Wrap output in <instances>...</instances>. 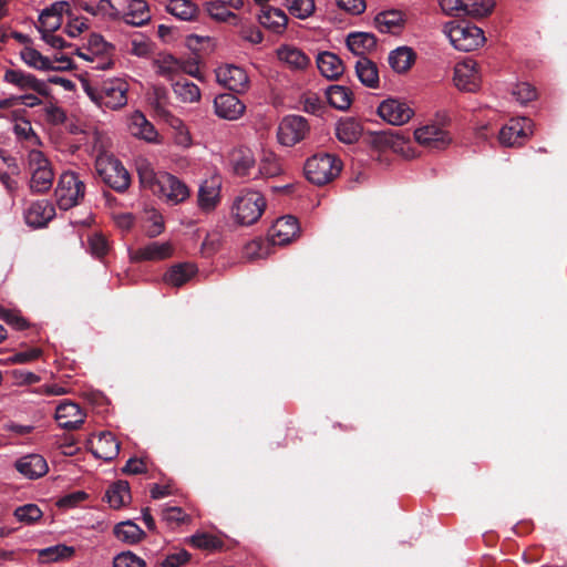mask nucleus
<instances>
[{
  "instance_id": "nucleus-8",
  "label": "nucleus",
  "mask_w": 567,
  "mask_h": 567,
  "mask_svg": "<svg viewBox=\"0 0 567 567\" xmlns=\"http://www.w3.org/2000/svg\"><path fill=\"white\" fill-rule=\"evenodd\" d=\"M31 165L35 166L30 181V188L33 193H44L52 186L54 174L50 162L41 152L31 154Z\"/></svg>"
},
{
  "instance_id": "nucleus-56",
  "label": "nucleus",
  "mask_w": 567,
  "mask_h": 567,
  "mask_svg": "<svg viewBox=\"0 0 567 567\" xmlns=\"http://www.w3.org/2000/svg\"><path fill=\"white\" fill-rule=\"evenodd\" d=\"M513 95L518 102L526 104L537 97V91L532 84L523 82L515 86Z\"/></svg>"
},
{
  "instance_id": "nucleus-32",
  "label": "nucleus",
  "mask_w": 567,
  "mask_h": 567,
  "mask_svg": "<svg viewBox=\"0 0 567 567\" xmlns=\"http://www.w3.org/2000/svg\"><path fill=\"white\" fill-rule=\"evenodd\" d=\"M355 73L360 82L368 87H378L379 70L377 64L367 56L360 58L355 63Z\"/></svg>"
},
{
  "instance_id": "nucleus-3",
  "label": "nucleus",
  "mask_w": 567,
  "mask_h": 567,
  "mask_svg": "<svg viewBox=\"0 0 567 567\" xmlns=\"http://www.w3.org/2000/svg\"><path fill=\"white\" fill-rule=\"evenodd\" d=\"M446 33L455 49L464 52L476 50L485 42L478 27L466 21H451L446 24Z\"/></svg>"
},
{
  "instance_id": "nucleus-50",
  "label": "nucleus",
  "mask_w": 567,
  "mask_h": 567,
  "mask_svg": "<svg viewBox=\"0 0 567 567\" xmlns=\"http://www.w3.org/2000/svg\"><path fill=\"white\" fill-rule=\"evenodd\" d=\"M114 47L106 42L101 34L92 33L87 41V51H90L95 59L100 55L109 54Z\"/></svg>"
},
{
  "instance_id": "nucleus-54",
  "label": "nucleus",
  "mask_w": 567,
  "mask_h": 567,
  "mask_svg": "<svg viewBox=\"0 0 567 567\" xmlns=\"http://www.w3.org/2000/svg\"><path fill=\"white\" fill-rule=\"evenodd\" d=\"M315 10L313 0H291L289 11L299 19L308 18Z\"/></svg>"
},
{
  "instance_id": "nucleus-25",
  "label": "nucleus",
  "mask_w": 567,
  "mask_h": 567,
  "mask_svg": "<svg viewBox=\"0 0 567 567\" xmlns=\"http://www.w3.org/2000/svg\"><path fill=\"white\" fill-rule=\"evenodd\" d=\"M346 43L354 55L362 58L377 48V38L369 32H352L347 37Z\"/></svg>"
},
{
  "instance_id": "nucleus-52",
  "label": "nucleus",
  "mask_w": 567,
  "mask_h": 567,
  "mask_svg": "<svg viewBox=\"0 0 567 567\" xmlns=\"http://www.w3.org/2000/svg\"><path fill=\"white\" fill-rule=\"evenodd\" d=\"M74 548L66 546V545H56L52 547H48L45 549H42L40 553V556L45 558L47 560H61L66 559L73 556Z\"/></svg>"
},
{
  "instance_id": "nucleus-61",
  "label": "nucleus",
  "mask_w": 567,
  "mask_h": 567,
  "mask_svg": "<svg viewBox=\"0 0 567 567\" xmlns=\"http://www.w3.org/2000/svg\"><path fill=\"white\" fill-rule=\"evenodd\" d=\"M190 559V554L182 549L178 553L168 555L159 565L162 567H181Z\"/></svg>"
},
{
  "instance_id": "nucleus-4",
  "label": "nucleus",
  "mask_w": 567,
  "mask_h": 567,
  "mask_svg": "<svg viewBox=\"0 0 567 567\" xmlns=\"http://www.w3.org/2000/svg\"><path fill=\"white\" fill-rule=\"evenodd\" d=\"M95 169L102 181L117 193L125 192L131 184V176L123 164L113 156H99Z\"/></svg>"
},
{
  "instance_id": "nucleus-34",
  "label": "nucleus",
  "mask_w": 567,
  "mask_h": 567,
  "mask_svg": "<svg viewBox=\"0 0 567 567\" xmlns=\"http://www.w3.org/2000/svg\"><path fill=\"white\" fill-rule=\"evenodd\" d=\"M197 269L193 264L182 262L172 266L164 275V281L174 287H181L187 282Z\"/></svg>"
},
{
  "instance_id": "nucleus-24",
  "label": "nucleus",
  "mask_w": 567,
  "mask_h": 567,
  "mask_svg": "<svg viewBox=\"0 0 567 567\" xmlns=\"http://www.w3.org/2000/svg\"><path fill=\"white\" fill-rule=\"evenodd\" d=\"M95 457L112 461L120 453V442L111 432H102L92 447Z\"/></svg>"
},
{
  "instance_id": "nucleus-29",
  "label": "nucleus",
  "mask_w": 567,
  "mask_h": 567,
  "mask_svg": "<svg viewBox=\"0 0 567 567\" xmlns=\"http://www.w3.org/2000/svg\"><path fill=\"white\" fill-rule=\"evenodd\" d=\"M123 21L133 27H143L151 21L150 7L145 0H132Z\"/></svg>"
},
{
  "instance_id": "nucleus-53",
  "label": "nucleus",
  "mask_w": 567,
  "mask_h": 567,
  "mask_svg": "<svg viewBox=\"0 0 567 567\" xmlns=\"http://www.w3.org/2000/svg\"><path fill=\"white\" fill-rule=\"evenodd\" d=\"M113 567H146V563L131 550H126L114 557Z\"/></svg>"
},
{
  "instance_id": "nucleus-40",
  "label": "nucleus",
  "mask_w": 567,
  "mask_h": 567,
  "mask_svg": "<svg viewBox=\"0 0 567 567\" xmlns=\"http://www.w3.org/2000/svg\"><path fill=\"white\" fill-rule=\"evenodd\" d=\"M277 54L280 61L297 70L306 69L310 62L301 50L288 45L278 49Z\"/></svg>"
},
{
  "instance_id": "nucleus-49",
  "label": "nucleus",
  "mask_w": 567,
  "mask_h": 567,
  "mask_svg": "<svg viewBox=\"0 0 567 567\" xmlns=\"http://www.w3.org/2000/svg\"><path fill=\"white\" fill-rule=\"evenodd\" d=\"M13 515L19 522L30 525L38 522L43 513L35 504H25L17 507Z\"/></svg>"
},
{
  "instance_id": "nucleus-60",
  "label": "nucleus",
  "mask_w": 567,
  "mask_h": 567,
  "mask_svg": "<svg viewBox=\"0 0 567 567\" xmlns=\"http://www.w3.org/2000/svg\"><path fill=\"white\" fill-rule=\"evenodd\" d=\"M302 103L303 110L310 114L319 115L324 109L321 99L316 93L306 94L302 100Z\"/></svg>"
},
{
  "instance_id": "nucleus-36",
  "label": "nucleus",
  "mask_w": 567,
  "mask_h": 567,
  "mask_svg": "<svg viewBox=\"0 0 567 567\" xmlns=\"http://www.w3.org/2000/svg\"><path fill=\"white\" fill-rule=\"evenodd\" d=\"M326 95L329 104L340 111L348 110L353 101L352 91L342 85H330L326 91Z\"/></svg>"
},
{
  "instance_id": "nucleus-22",
  "label": "nucleus",
  "mask_w": 567,
  "mask_h": 567,
  "mask_svg": "<svg viewBox=\"0 0 567 567\" xmlns=\"http://www.w3.org/2000/svg\"><path fill=\"white\" fill-rule=\"evenodd\" d=\"M317 65L320 73L328 80H338L346 70L343 61L336 53L329 51L318 54Z\"/></svg>"
},
{
  "instance_id": "nucleus-42",
  "label": "nucleus",
  "mask_w": 567,
  "mask_h": 567,
  "mask_svg": "<svg viewBox=\"0 0 567 567\" xmlns=\"http://www.w3.org/2000/svg\"><path fill=\"white\" fill-rule=\"evenodd\" d=\"M173 91L176 96L185 103H193L200 99L199 87L188 81L186 78H181L173 83Z\"/></svg>"
},
{
  "instance_id": "nucleus-21",
  "label": "nucleus",
  "mask_w": 567,
  "mask_h": 567,
  "mask_svg": "<svg viewBox=\"0 0 567 567\" xmlns=\"http://www.w3.org/2000/svg\"><path fill=\"white\" fill-rule=\"evenodd\" d=\"M299 230L298 220L293 216H284L276 220L270 230L274 245H285L292 240Z\"/></svg>"
},
{
  "instance_id": "nucleus-14",
  "label": "nucleus",
  "mask_w": 567,
  "mask_h": 567,
  "mask_svg": "<svg viewBox=\"0 0 567 567\" xmlns=\"http://www.w3.org/2000/svg\"><path fill=\"white\" fill-rule=\"evenodd\" d=\"M4 81L23 91L32 90L40 95H49V87L45 82L21 70L8 69L4 73Z\"/></svg>"
},
{
  "instance_id": "nucleus-28",
  "label": "nucleus",
  "mask_w": 567,
  "mask_h": 567,
  "mask_svg": "<svg viewBox=\"0 0 567 567\" xmlns=\"http://www.w3.org/2000/svg\"><path fill=\"white\" fill-rule=\"evenodd\" d=\"M233 171L238 176H248L250 169L255 167V157L250 148H235L229 156Z\"/></svg>"
},
{
  "instance_id": "nucleus-59",
  "label": "nucleus",
  "mask_w": 567,
  "mask_h": 567,
  "mask_svg": "<svg viewBox=\"0 0 567 567\" xmlns=\"http://www.w3.org/2000/svg\"><path fill=\"white\" fill-rule=\"evenodd\" d=\"M221 245V238L218 233L207 234L202 244V254L209 257L218 251Z\"/></svg>"
},
{
  "instance_id": "nucleus-44",
  "label": "nucleus",
  "mask_w": 567,
  "mask_h": 567,
  "mask_svg": "<svg viewBox=\"0 0 567 567\" xmlns=\"http://www.w3.org/2000/svg\"><path fill=\"white\" fill-rule=\"evenodd\" d=\"M219 197V188L215 183L205 182L198 190V205L204 210L216 207Z\"/></svg>"
},
{
  "instance_id": "nucleus-51",
  "label": "nucleus",
  "mask_w": 567,
  "mask_h": 567,
  "mask_svg": "<svg viewBox=\"0 0 567 567\" xmlns=\"http://www.w3.org/2000/svg\"><path fill=\"white\" fill-rule=\"evenodd\" d=\"M193 547L200 549H216L221 547L223 543L216 537L207 533L195 534L189 538Z\"/></svg>"
},
{
  "instance_id": "nucleus-35",
  "label": "nucleus",
  "mask_w": 567,
  "mask_h": 567,
  "mask_svg": "<svg viewBox=\"0 0 567 567\" xmlns=\"http://www.w3.org/2000/svg\"><path fill=\"white\" fill-rule=\"evenodd\" d=\"M361 133V124L352 117L340 120L337 124L336 135L338 140L342 143H355L360 138Z\"/></svg>"
},
{
  "instance_id": "nucleus-13",
  "label": "nucleus",
  "mask_w": 567,
  "mask_h": 567,
  "mask_svg": "<svg viewBox=\"0 0 567 567\" xmlns=\"http://www.w3.org/2000/svg\"><path fill=\"white\" fill-rule=\"evenodd\" d=\"M416 142L433 151L446 148L451 143L449 134L436 125H427L415 130Z\"/></svg>"
},
{
  "instance_id": "nucleus-20",
  "label": "nucleus",
  "mask_w": 567,
  "mask_h": 567,
  "mask_svg": "<svg viewBox=\"0 0 567 567\" xmlns=\"http://www.w3.org/2000/svg\"><path fill=\"white\" fill-rule=\"evenodd\" d=\"M54 216V206L48 200L32 203L24 214L25 223L33 228L45 227Z\"/></svg>"
},
{
  "instance_id": "nucleus-7",
  "label": "nucleus",
  "mask_w": 567,
  "mask_h": 567,
  "mask_svg": "<svg viewBox=\"0 0 567 567\" xmlns=\"http://www.w3.org/2000/svg\"><path fill=\"white\" fill-rule=\"evenodd\" d=\"M309 133L308 121L300 115H288L278 127V141L285 146H293Z\"/></svg>"
},
{
  "instance_id": "nucleus-15",
  "label": "nucleus",
  "mask_w": 567,
  "mask_h": 567,
  "mask_svg": "<svg viewBox=\"0 0 567 567\" xmlns=\"http://www.w3.org/2000/svg\"><path fill=\"white\" fill-rule=\"evenodd\" d=\"M217 81L230 91L240 93L248 87V75L246 71L236 65L220 66L216 71Z\"/></svg>"
},
{
  "instance_id": "nucleus-38",
  "label": "nucleus",
  "mask_w": 567,
  "mask_h": 567,
  "mask_svg": "<svg viewBox=\"0 0 567 567\" xmlns=\"http://www.w3.org/2000/svg\"><path fill=\"white\" fill-rule=\"evenodd\" d=\"M375 27L382 33H396L403 24V14L398 10L384 11L377 14Z\"/></svg>"
},
{
  "instance_id": "nucleus-39",
  "label": "nucleus",
  "mask_w": 567,
  "mask_h": 567,
  "mask_svg": "<svg viewBox=\"0 0 567 567\" xmlns=\"http://www.w3.org/2000/svg\"><path fill=\"white\" fill-rule=\"evenodd\" d=\"M131 131L134 136L143 138L147 142H154L157 137V132L154 125L148 122L145 115L141 112H135L133 114Z\"/></svg>"
},
{
  "instance_id": "nucleus-18",
  "label": "nucleus",
  "mask_w": 567,
  "mask_h": 567,
  "mask_svg": "<svg viewBox=\"0 0 567 567\" xmlns=\"http://www.w3.org/2000/svg\"><path fill=\"white\" fill-rule=\"evenodd\" d=\"M85 413L73 402H64L58 405L55 410V420L62 429L73 431L78 430L84 423Z\"/></svg>"
},
{
  "instance_id": "nucleus-31",
  "label": "nucleus",
  "mask_w": 567,
  "mask_h": 567,
  "mask_svg": "<svg viewBox=\"0 0 567 567\" xmlns=\"http://www.w3.org/2000/svg\"><path fill=\"white\" fill-rule=\"evenodd\" d=\"M113 534L118 540L128 545L137 544L146 536L145 532L133 520L116 524Z\"/></svg>"
},
{
  "instance_id": "nucleus-55",
  "label": "nucleus",
  "mask_w": 567,
  "mask_h": 567,
  "mask_svg": "<svg viewBox=\"0 0 567 567\" xmlns=\"http://www.w3.org/2000/svg\"><path fill=\"white\" fill-rule=\"evenodd\" d=\"M0 319L21 331L29 327L27 320L19 316L16 311L0 307Z\"/></svg>"
},
{
  "instance_id": "nucleus-46",
  "label": "nucleus",
  "mask_w": 567,
  "mask_h": 567,
  "mask_svg": "<svg viewBox=\"0 0 567 567\" xmlns=\"http://www.w3.org/2000/svg\"><path fill=\"white\" fill-rule=\"evenodd\" d=\"M205 10L209 17L218 22H228L237 25L239 22L238 16L230 11V9L212 1L205 3Z\"/></svg>"
},
{
  "instance_id": "nucleus-64",
  "label": "nucleus",
  "mask_w": 567,
  "mask_h": 567,
  "mask_svg": "<svg viewBox=\"0 0 567 567\" xmlns=\"http://www.w3.org/2000/svg\"><path fill=\"white\" fill-rule=\"evenodd\" d=\"M337 4L340 9L355 16L363 13L367 8L364 0H337Z\"/></svg>"
},
{
  "instance_id": "nucleus-45",
  "label": "nucleus",
  "mask_w": 567,
  "mask_h": 567,
  "mask_svg": "<svg viewBox=\"0 0 567 567\" xmlns=\"http://www.w3.org/2000/svg\"><path fill=\"white\" fill-rule=\"evenodd\" d=\"M21 59L27 63L29 66H32L37 70L42 71H49V70H55V68L52 65L50 60L42 55L38 50L33 48H24L21 51Z\"/></svg>"
},
{
  "instance_id": "nucleus-43",
  "label": "nucleus",
  "mask_w": 567,
  "mask_h": 567,
  "mask_svg": "<svg viewBox=\"0 0 567 567\" xmlns=\"http://www.w3.org/2000/svg\"><path fill=\"white\" fill-rule=\"evenodd\" d=\"M156 72L161 76L173 81L176 75L181 73V60L176 59L172 54H164L159 59L154 61Z\"/></svg>"
},
{
  "instance_id": "nucleus-33",
  "label": "nucleus",
  "mask_w": 567,
  "mask_h": 567,
  "mask_svg": "<svg viewBox=\"0 0 567 567\" xmlns=\"http://www.w3.org/2000/svg\"><path fill=\"white\" fill-rule=\"evenodd\" d=\"M104 498L110 504V506L115 509L126 505L131 501L128 482L120 480L111 484L105 493Z\"/></svg>"
},
{
  "instance_id": "nucleus-27",
  "label": "nucleus",
  "mask_w": 567,
  "mask_h": 567,
  "mask_svg": "<svg viewBox=\"0 0 567 567\" xmlns=\"http://www.w3.org/2000/svg\"><path fill=\"white\" fill-rule=\"evenodd\" d=\"M416 53L410 47H399L389 53L388 62L396 73H405L414 64Z\"/></svg>"
},
{
  "instance_id": "nucleus-48",
  "label": "nucleus",
  "mask_w": 567,
  "mask_h": 567,
  "mask_svg": "<svg viewBox=\"0 0 567 567\" xmlns=\"http://www.w3.org/2000/svg\"><path fill=\"white\" fill-rule=\"evenodd\" d=\"M63 13H65L69 18L73 17L70 3L64 0L55 1L41 11L39 16V22L44 23L48 18H62Z\"/></svg>"
},
{
  "instance_id": "nucleus-57",
  "label": "nucleus",
  "mask_w": 567,
  "mask_h": 567,
  "mask_svg": "<svg viewBox=\"0 0 567 567\" xmlns=\"http://www.w3.org/2000/svg\"><path fill=\"white\" fill-rule=\"evenodd\" d=\"M89 246L92 255L97 258H103L109 251V243L101 234H93L89 238Z\"/></svg>"
},
{
  "instance_id": "nucleus-37",
  "label": "nucleus",
  "mask_w": 567,
  "mask_h": 567,
  "mask_svg": "<svg viewBox=\"0 0 567 567\" xmlns=\"http://www.w3.org/2000/svg\"><path fill=\"white\" fill-rule=\"evenodd\" d=\"M136 171L141 185L156 194L161 187L159 182L163 173H155L151 163L146 159H141L136 163Z\"/></svg>"
},
{
  "instance_id": "nucleus-9",
  "label": "nucleus",
  "mask_w": 567,
  "mask_h": 567,
  "mask_svg": "<svg viewBox=\"0 0 567 567\" xmlns=\"http://www.w3.org/2000/svg\"><path fill=\"white\" fill-rule=\"evenodd\" d=\"M533 134V122L527 117L511 120L499 131L498 140L505 146H519Z\"/></svg>"
},
{
  "instance_id": "nucleus-11",
  "label": "nucleus",
  "mask_w": 567,
  "mask_h": 567,
  "mask_svg": "<svg viewBox=\"0 0 567 567\" xmlns=\"http://www.w3.org/2000/svg\"><path fill=\"white\" fill-rule=\"evenodd\" d=\"M126 92L127 84L120 79L104 82L101 86V105L112 110L124 106L127 102Z\"/></svg>"
},
{
  "instance_id": "nucleus-17",
  "label": "nucleus",
  "mask_w": 567,
  "mask_h": 567,
  "mask_svg": "<svg viewBox=\"0 0 567 567\" xmlns=\"http://www.w3.org/2000/svg\"><path fill=\"white\" fill-rule=\"evenodd\" d=\"M476 66L477 64L473 60L465 61L455 66L454 83L460 90L466 92L478 90L481 80Z\"/></svg>"
},
{
  "instance_id": "nucleus-41",
  "label": "nucleus",
  "mask_w": 567,
  "mask_h": 567,
  "mask_svg": "<svg viewBox=\"0 0 567 567\" xmlns=\"http://www.w3.org/2000/svg\"><path fill=\"white\" fill-rule=\"evenodd\" d=\"M166 11L179 20L190 21L196 18L198 9L190 0H171Z\"/></svg>"
},
{
  "instance_id": "nucleus-16",
  "label": "nucleus",
  "mask_w": 567,
  "mask_h": 567,
  "mask_svg": "<svg viewBox=\"0 0 567 567\" xmlns=\"http://www.w3.org/2000/svg\"><path fill=\"white\" fill-rule=\"evenodd\" d=\"M215 113L218 117L228 121L239 118L245 112V104L231 93L219 94L214 100Z\"/></svg>"
},
{
  "instance_id": "nucleus-30",
  "label": "nucleus",
  "mask_w": 567,
  "mask_h": 567,
  "mask_svg": "<svg viewBox=\"0 0 567 567\" xmlns=\"http://www.w3.org/2000/svg\"><path fill=\"white\" fill-rule=\"evenodd\" d=\"M173 247L169 243L153 241L137 249L134 255L136 260H163L171 257Z\"/></svg>"
},
{
  "instance_id": "nucleus-6",
  "label": "nucleus",
  "mask_w": 567,
  "mask_h": 567,
  "mask_svg": "<svg viewBox=\"0 0 567 567\" xmlns=\"http://www.w3.org/2000/svg\"><path fill=\"white\" fill-rule=\"evenodd\" d=\"M442 10L450 16H470L483 18L488 16L495 0H439Z\"/></svg>"
},
{
  "instance_id": "nucleus-10",
  "label": "nucleus",
  "mask_w": 567,
  "mask_h": 567,
  "mask_svg": "<svg viewBox=\"0 0 567 567\" xmlns=\"http://www.w3.org/2000/svg\"><path fill=\"white\" fill-rule=\"evenodd\" d=\"M378 114L392 125H403L414 114L413 110L404 102L396 99H386L378 106Z\"/></svg>"
},
{
  "instance_id": "nucleus-5",
  "label": "nucleus",
  "mask_w": 567,
  "mask_h": 567,
  "mask_svg": "<svg viewBox=\"0 0 567 567\" xmlns=\"http://www.w3.org/2000/svg\"><path fill=\"white\" fill-rule=\"evenodd\" d=\"M84 192L85 185L78 175L73 172H64L54 192L56 204L61 209L68 210L79 204L84 197Z\"/></svg>"
},
{
  "instance_id": "nucleus-47",
  "label": "nucleus",
  "mask_w": 567,
  "mask_h": 567,
  "mask_svg": "<svg viewBox=\"0 0 567 567\" xmlns=\"http://www.w3.org/2000/svg\"><path fill=\"white\" fill-rule=\"evenodd\" d=\"M279 158L272 152H265L259 164V173L265 177H275L281 174Z\"/></svg>"
},
{
  "instance_id": "nucleus-19",
  "label": "nucleus",
  "mask_w": 567,
  "mask_h": 567,
  "mask_svg": "<svg viewBox=\"0 0 567 567\" xmlns=\"http://www.w3.org/2000/svg\"><path fill=\"white\" fill-rule=\"evenodd\" d=\"M159 184L161 187L156 194L165 196L173 204L182 203L189 196V189L186 184L172 174H162Z\"/></svg>"
},
{
  "instance_id": "nucleus-23",
  "label": "nucleus",
  "mask_w": 567,
  "mask_h": 567,
  "mask_svg": "<svg viewBox=\"0 0 567 567\" xmlns=\"http://www.w3.org/2000/svg\"><path fill=\"white\" fill-rule=\"evenodd\" d=\"M368 143L377 150L392 148L393 151H398L402 148L405 140L398 130H388L371 132Z\"/></svg>"
},
{
  "instance_id": "nucleus-63",
  "label": "nucleus",
  "mask_w": 567,
  "mask_h": 567,
  "mask_svg": "<svg viewBox=\"0 0 567 567\" xmlns=\"http://www.w3.org/2000/svg\"><path fill=\"white\" fill-rule=\"evenodd\" d=\"M47 121L53 125L63 124L66 121V114L63 109L50 104L44 109Z\"/></svg>"
},
{
  "instance_id": "nucleus-58",
  "label": "nucleus",
  "mask_w": 567,
  "mask_h": 567,
  "mask_svg": "<svg viewBox=\"0 0 567 567\" xmlns=\"http://www.w3.org/2000/svg\"><path fill=\"white\" fill-rule=\"evenodd\" d=\"M41 354V349L30 348L24 351L16 352L10 358H8V361L11 363L23 364L39 359Z\"/></svg>"
},
{
  "instance_id": "nucleus-1",
  "label": "nucleus",
  "mask_w": 567,
  "mask_h": 567,
  "mask_svg": "<svg viewBox=\"0 0 567 567\" xmlns=\"http://www.w3.org/2000/svg\"><path fill=\"white\" fill-rule=\"evenodd\" d=\"M342 163L334 155L328 153L315 154L307 159L303 166L306 178L318 186L333 181L341 172Z\"/></svg>"
},
{
  "instance_id": "nucleus-2",
  "label": "nucleus",
  "mask_w": 567,
  "mask_h": 567,
  "mask_svg": "<svg viewBox=\"0 0 567 567\" xmlns=\"http://www.w3.org/2000/svg\"><path fill=\"white\" fill-rule=\"evenodd\" d=\"M265 209L266 199L256 190H241L233 204V214L237 223L245 226L258 221Z\"/></svg>"
},
{
  "instance_id": "nucleus-12",
  "label": "nucleus",
  "mask_w": 567,
  "mask_h": 567,
  "mask_svg": "<svg viewBox=\"0 0 567 567\" xmlns=\"http://www.w3.org/2000/svg\"><path fill=\"white\" fill-rule=\"evenodd\" d=\"M13 467L28 480H38L44 476L49 471L45 458L35 453L19 457L16 460Z\"/></svg>"
},
{
  "instance_id": "nucleus-26",
  "label": "nucleus",
  "mask_w": 567,
  "mask_h": 567,
  "mask_svg": "<svg viewBox=\"0 0 567 567\" xmlns=\"http://www.w3.org/2000/svg\"><path fill=\"white\" fill-rule=\"evenodd\" d=\"M258 21L275 33H281L286 29L288 17L280 9L264 6L258 14Z\"/></svg>"
},
{
  "instance_id": "nucleus-62",
  "label": "nucleus",
  "mask_w": 567,
  "mask_h": 567,
  "mask_svg": "<svg viewBox=\"0 0 567 567\" xmlns=\"http://www.w3.org/2000/svg\"><path fill=\"white\" fill-rule=\"evenodd\" d=\"M87 498V494L82 491L70 493L63 497H61L56 505L61 508H71L83 502Z\"/></svg>"
}]
</instances>
